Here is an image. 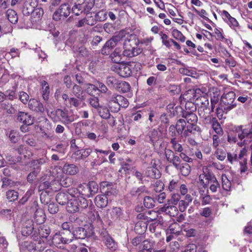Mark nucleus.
<instances>
[{"mask_svg":"<svg viewBox=\"0 0 252 252\" xmlns=\"http://www.w3.org/2000/svg\"><path fill=\"white\" fill-rule=\"evenodd\" d=\"M74 5L72 12L76 15L84 12L87 15L89 13L94 4L95 0H68Z\"/></svg>","mask_w":252,"mask_h":252,"instance_id":"1","label":"nucleus"},{"mask_svg":"<svg viewBox=\"0 0 252 252\" xmlns=\"http://www.w3.org/2000/svg\"><path fill=\"white\" fill-rule=\"evenodd\" d=\"M17 237L21 251L27 250L30 252H39L44 249L45 244L44 241L38 240L37 237H36V239H33V242L27 241L24 242L20 241V236H17Z\"/></svg>","mask_w":252,"mask_h":252,"instance_id":"2","label":"nucleus"},{"mask_svg":"<svg viewBox=\"0 0 252 252\" xmlns=\"http://www.w3.org/2000/svg\"><path fill=\"white\" fill-rule=\"evenodd\" d=\"M199 182L205 188L210 186L209 189L212 193L217 192L220 188V184L216 177L210 173H205L200 174L199 176Z\"/></svg>","mask_w":252,"mask_h":252,"instance_id":"3","label":"nucleus"},{"mask_svg":"<svg viewBox=\"0 0 252 252\" xmlns=\"http://www.w3.org/2000/svg\"><path fill=\"white\" fill-rule=\"evenodd\" d=\"M87 206V201L84 197L73 198L69 199L67 202L66 210L68 212L74 213L79 211L80 209H85Z\"/></svg>","mask_w":252,"mask_h":252,"instance_id":"4","label":"nucleus"},{"mask_svg":"<svg viewBox=\"0 0 252 252\" xmlns=\"http://www.w3.org/2000/svg\"><path fill=\"white\" fill-rule=\"evenodd\" d=\"M64 104L67 107H75L76 109H79L84 107L86 104L84 102V98H78L73 97H69L68 94H63L62 96Z\"/></svg>","mask_w":252,"mask_h":252,"instance_id":"5","label":"nucleus"},{"mask_svg":"<svg viewBox=\"0 0 252 252\" xmlns=\"http://www.w3.org/2000/svg\"><path fill=\"white\" fill-rule=\"evenodd\" d=\"M235 96V93L233 91L224 93L221 96V101L225 110L229 111L236 107V104L234 102Z\"/></svg>","mask_w":252,"mask_h":252,"instance_id":"6","label":"nucleus"},{"mask_svg":"<svg viewBox=\"0 0 252 252\" xmlns=\"http://www.w3.org/2000/svg\"><path fill=\"white\" fill-rule=\"evenodd\" d=\"M131 42V41L127 38L125 40L124 43V50L123 53L124 56L132 57L137 56L142 52V49L137 46L132 47Z\"/></svg>","mask_w":252,"mask_h":252,"instance_id":"7","label":"nucleus"},{"mask_svg":"<svg viewBox=\"0 0 252 252\" xmlns=\"http://www.w3.org/2000/svg\"><path fill=\"white\" fill-rule=\"evenodd\" d=\"M189 92L193 94V97L197 101L198 103H200L202 107L204 108L203 110H207L209 105V101L207 94L203 93L199 89L190 90Z\"/></svg>","mask_w":252,"mask_h":252,"instance_id":"8","label":"nucleus"},{"mask_svg":"<svg viewBox=\"0 0 252 252\" xmlns=\"http://www.w3.org/2000/svg\"><path fill=\"white\" fill-rule=\"evenodd\" d=\"M131 66L130 63H122L114 65L113 68L117 74L122 77H127L132 73Z\"/></svg>","mask_w":252,"mask_h":252,"instance_id":"9","label":"nucleus"},{"mask_svg":"<svg viewBox=\"0 0 252 252\" xmlns=\"http://www.w3.org/2000/svg\"><path fill=\"white\" fill-rule=\"evenodd\" d=\"M70 6L69 4L67 3L63 4L54 13L53 18L56 21L64 19L70 14Z\"/></svg>","mask_w":252,"mask_h":252,"instance_id":"10","label":"nucleus"},{"mask_svg":"<svg viewBox=\"0 0 252 252\" xmlns=\"http://www.w3.org/2000/svg\"><path fill=\"white\" fill-rule=\"evenodd\" d=\"M72 239L67 235L63 231L56 233L52 238V243L57 247H61V244H65L71 243Z\"/></svg>","mask_w":252,"mask_h":252,"instance_id":"11","label":"nucleus"},{"mask_svg":"<svg viewBox=\"0 0 252 252\" xmlns=\"http://www.w3.org/2000/svg\"><path fill=\"white\" fill-rule=\"evenodd\" d=\"M34 229L33 223L32 220H27L24 224L21 230V234L23 236H28L32 235L33 239L37 237L36 231H33Z\"/></svg>","mask_w":252,"mask_h":252,"instance_id":"12","label":"nucleus"},{"mask_svg":"<svg viewBox=\"0 0 252 252\" xmlns=\"http://www.w3.org/2000/svg\"><path fill=\"white\" fill-rule=\"evenodd\" d=\"M220 15L224 21L232 29L236 30L239 27V23L234 17L226 10H222L220 12Z\"/></svg>","mask_w":252,"mask_h":252,"instance_id":"13","label":"nucleus"},{"mask_svg":"<svg viewBox=\"0 0 252 252\" xmlns=\"http://www.w3.org/2000/svg\"><path fill=\"white\" fill-rule=\"evenodd\" d=\"M157 166L158 164L156 163V161L152 160L151 165L147 167L145 171L146 176L151 178H159L160 177V173Z\"/></svg>","mask_w":252,"mask_h":252,"instance_id":"14","label":"nucleus"},{"mask_svg":"<svg viewBox=\"0 0 252 252\" xmlns=\"http://www.w3.org/2000/svg\"><path fill=\"white\" fill-rule=\"evenodd\" d=\"M48 177L50 178L51 181H53L55 184L58 182L60 179L63 178L64 174L63 168L59 166H56L52 169V171L48 172Z\"/></svg>","mask_w":252,"mask_h":252,"instance_id":"15","label":"nucleus"},{"mask_svg":"<svg viewBox=\"0 0 252 252\" xmlns=\"http://www.w3.org/2000/svg\"><path fill=\"white\" fill-rule=\"evenodd\" d=\"M165 155L168 162L172 163L175 167H179V163L181 162V159L178 156L175 155L174 152L170 149H165Z\"/></svg>","mask_w":252,"mask_h":252,"instance_id":"16","label":"nucleus"},{"mask_svg":"<svg viewBox=\"0 0 252 252\" xmlns=\"http://www.w3.org/2000/svg\"><path fill=\"white\" fill-rule=\"evenodd\" d=\"M37 6L35 0H26L24 3L22 12L25 15H29Z\"/></svg>","mask_w":252,"mask_h":252,"instance_id":"17","label":"nucleus"},{"mask_svg":"<svg viewBox=\"0 0 252 252\" xmlns=\"http://www.w3.org/2000/svg\"><path fill=\"white\" fill-rule=\"evenodd\" d=\"M72 182V181L70 178L67 177L66 175H64L63 178L59 180V182H57L56 184H55L56 185L55 187L51 186L52 189L53 191H57L60 189L61 186L65 188L70 186Z\"/></svg>","mask_w":252,"mask_h":252,"instance_id":"18","label":"nucleus"},{"mask_svg":"<svg viewBox=\"0 0 252 252\" xmlns=\"http://www.w3.org/2000/svg\"><path fill=\"white\" fill-rule=\"evenodd\" d=\"M110 218L113 221H120L124 220V214L120 207H113L109 212Z\"/></svg>","mask_w":252,"mask_h":252,"instance_id":"19","label":"nucleus"},{"mask_svg":"<svg viewBox=\"0 0 252 252\" xmlns=\"http://www.w3.org/2000/svg\"><path fill=\"white\" fill-rule=\"evenodd\" d=\"M42 181H44L40 183L39 186V190H43L46 189H49L48 192H49L50 190L53 191L52 189L51 186L53 187H55L56 185L55 183L53 181H51V180L50 178L48 177V174L45 175V176L42 177Z\"/></svg>","mask_w":252,"mask_h":252,"instance_id":"20","label":"nucleus"},{"mask_svg":"<svg viewBox=\"0 0 252 252\" xmlns=\"http://www.w3.org/2000/svg\"><path fill=\"white\" fill-rule=\"evenodd\" d=\"M43 10L42 8L36 7L34 8L33 12L31 13L32 15L31 22L32 24V26H31V28H36L35 24L40 20L43 15Z\"/></svg>","mask_w":252,"mask_h":252,"instance_id":"21","label":"nucleus"},{"mask_svg":"<svg viewBox=\"0 0 252 252\" xmlns=\"http://www.w3.org/2000/svg\"><path fill=\"white\" fill-rule=\"evenodd\" d=\"M17 120L27 126H30L33 124V118L28 113L19 112L17 115Z\"/></svg>","mask_w":252,"mask_h":252,"instance_id":"22","label":"nucleus"},{"mask_svg":"<svg viewBox=\"0 0 252 252\" xmlns=\"http://www.w3.org/2000/svg\"><path fill=\"white\" fill-rule=\"evenodd\" d=\"M29 108L32 111L36 112H43L44 108L43 104L35 99H31L28 103Z\"/></svg>","mask_w":252,"mask_h":252,"instance_id":"23","label":"nucleus"},{"mask_svg":"<svg viewBox=\"0 0 252 252\" xmlns=\"http://www.w3.org/2000/svg\"><path fill=\"white\" fill-rule=\"evenodd\" d=\"M160 211L170 217H175L178 214V210L177 207L174 205H170L169 204H165L160 209Z\"/></svg>","mask_w":252,"mask_h":252,"instance_id":"24","label":"nucleus"},{"mask_svg":"<svg viewBox=\"0 0 252 252\" xmlns=\"http://www.w3.org/2000/svg\"><path fill=\"white\" fill-rule=\"evenodd\" d=\"M57 114L60 116L62 119V121L64 124H69L73 122L75 120L73 116H68L67 111L62 109H58Z\"/></svg>","mask_w":252,"mask_h":252,"instance_id":"25","label":"nucleus"},{"mask_svg":"<svg viewBox=\"0 0 252 252\" xmlns=\"http://www.w3.org/2000/svg\"><path fill=\"white\" fill-rule=\"evenodd\" d=\"M95 205L99 208L105 207L108 204V199L106 195H98L94 199Z\"/></svg>","mask_w":252,"mask_h":252,"instance_id":"26","label":"nucleus"},{"mask_svg":"<svg viewBox=\"0 0 252 252\" xmlns=\"http://www.w3.org/2000/svg\"><path fill=\"white\" fill-rule=\"evenodd\" d=\"M183 117L186 119L188 124H196L197 121V117L196 114L191 112H184Z\"/></svg>","mask_w":252,"mask_h":252,"instance_id":"27","label":"nucleus"},{"mask_svg":"<svg viewBox=\"0 0 252 252\" xmlns=\"http://www.w3.org/2000/svg\"><path fill=\"white\" fill-rule=\"evenodd\" d=\"M94 152L97 154V158H98V164H100L104 162L107 161L106 158L105 156L108 155L109 151H104L102 150H99L95 149Z\"/></svg>","mask_w":252,"mask_h":252,"instance_id":"28","label":"nucleus"},{"mask_svg":"<svg viewBox=\"0 0 252 252\" xmlns=\"http://www.w3.org/2000/svg\"><path fill=\"white\" fill-rule=\"evenodd\" d=\"M69 199L70 198L68 197V194L63 192H59L56 197L57 202L62 205L67 203Z\"/></svg>","mask_w":252,"mask_h":252,"instance_id":"29","label":"nucleus"},{"mask_svg":"<svg viewBox=\"0 0 252 252\" xmlns=\"http://www.w3.org/2000/svg\"><path fill=\"white\" fill-rule=\"evenodd\" d=\"M116 95H113L109 101V107L113 112H118L120 109V106L118 101H116Z\"/></svg>","mask_w":252,"mask_h":252,"instance_id":"30","label":"nucleus"},{"mask_svg":"<svg viewBox=\"0 0 252 252\" xmlns=\"http://www.w3.org/2000/svg\"><path fill=\"white\" fill-rule=\"evenodd\" d=\"M38 231V232L37 233V234L38 240H41V237L46 238L50 233L49 228L44 225L40 226Z\"/></svg>","mask_w":252,"mask_h":252,"instance_id":"31","label":"nucleus"},{"mask_svg":"<svg viewBox=\"0 0 252 252\" xmlns=\"http://www.w3.org/2000/svg\"><path fill=\"white\" fill-rule=\"evenodd\" d=\"M34 219L37 223L41 224L44 222L46 219L45 215L41 209H38L34 213Z\"/></svg>","mask_w":252,"mask_h":252,"instance_id":"32","label":"nucleus"},{"mask_svg":"<svg viewBox=\"0 0 252 252\" xmlns=\"http://www.w3.org/2000/svg\"><path fill=\"white\" fill-rule=\"evenodd\" d=\"M71 234H72V239L74 238L76 239H83L86 235V232L84 228L78 227L71 232Z\"/></svg>","mask_w":252,"mask_h":252,"instance_id":"33","label":"nucleus"},{"mask_svg":"<svg viewBox=\"0 0 252 252\" xmlns=\"http://www.w3.org/2000/svg\"><path fill=\"white\" fill-rule=\"evenodd\" d=\"M64 173L73 175L76 174L78 172L77 167L73 164H65L63 167Z\"/></svg>","mask_w":252,"mask_h":252,"instance_id":"34","label":"nucleus"},{"mask_svg":"<svg viewBox=\"0 0 252 252\" xmlns=\"http://www.w3.org/2000/svg\"><path fill=\"white\" fill-rule=\"evenodd\" d=\"M119 40V37L118 36H114L111 38L110 40H108L106 43L105 44L102 50V52H104L105 53H106V51H104L105 50L107 49H112L114 47L116 44L117 42Z\"/></svg>","mask_w":252,"mask_h":252,"instance_id":"35","label":"nucleus"},{"mask_svg":"<svg viewBox=\"0 0 252 252\" xmlns=\"http://www.w3.org/2000/svg\"><path fill=\"white\" fill-rule=\"evenodd\" d=\"M179 167H175L176 169L180 170L181 173L184 176H188L190 172V167L188 163H179Z\"/></svg>","mask_w":252,"mask_h":252,"instance_id":"36","label":"nucleus"},{"mask_svg":"<svg viewBox=\"0 0 252 252\" xmlns=\"http://www.w3.org/2000/svg\"><path fill=\"white\" fill-rule=\"evenodd\" d=\"M77 189L79 192V196L81 197H90V195L88 193V187H87V184H81L78 188Z\"/></svg>","mask_w":252,"mask_h":252,"instance_id":"37","label":"nucleus"},{"mask_svg":"<svg viewBox=\"0 0 252 252\" xmlns=\"http://www.w3.org/2000/svg\"><path fill=\"white\" fill-rule=\"evenodd\" d=\"M106 84L110 88H117L119 86V81L114 76H108L106 79Z\"/></svg>","mask_w":252,"mask_h":252,"instance_id":"38","label":"nucleus"},{"mask_svg":"<svg viewBox=\"0 0 252 252\" xmlns=\"http://www.w3.org/2000/svg\"><path fill=\"white\" fill-rule=\"evenodd\" d=\"M222 187L225 191H230L231 188V183L225 174L221 176Z\"/></svg>","mask_w":252,"mask_h":252,"instance_id":"39","label":"nucleus"},{"mask_svg":"<svg viewBox=\"0 0 252 252\" xmlns=\"http://www.w3.org/2000/svg\"><path fill=\"white\" fill-rule=\"evenodd\" d=\"M7 19L12 24H16L18 20L17 13L12 9H8L7 11Z\"/></svg>","mask_w":252,"mask_h":252,"instance_id":"40","label":"nucleus"},{"mask_svg":"<svg viewBox=\"0 0 252 252\" xmlns=\"http://www.w3.org/2000/svg\"><path fill=\"white\" fill-rule=\"evenodd\" d=\"M42 93L43 99L47 100L48 99V96L50 93L49 86L47 82L43 81L42 82Z\"/></svg>","mask_w":252,"mask_h":252,"instance_id":"41","label":"nucleus"},{"mask_svg":"<svg viewBox=\"0 0 252 252\" xmlns=\"http://www.w3.org/2000/svg\"><path fill=\"white\" fill-rule=\"evenodd\" d=\"M87 187H88V193L90 196L96 193L98 191V187L95 182H90L89 184H87Z\"/></svg>","mask_w":252,"mask_h":252,"instance_id":"42","label":"nucleus"},{"mask_svg":"<svg viewBox=\"0 0 252 252\" xmlns=\"http://www.w3.org/2000/svg\"><path fill=\"white\" fill-rule=\"evenodd\" d=\"M212 127L216 133L218 134H222V128L218 120L215 118L212 119Z\"/></svg>","mask_w":252,"mask_h":252,"instance_id":"43","label":"nucleus"},{"mask_svg":"<svg viewBox=\"0 0 252 252\" xmlns=\"http://www.w3.org/2000/svg\"><path fill=\"white\" fill-rule=\"evenodd\" d=\"M186 126V121L183 119H179L175 126L176 128V131L179 134H181L184 130Z\"/></svg>","mask_w":252,"mask_h":252,"instance_id":"44","label":"nucleus"},{"mask_svg":"<svg viewBox=\"0 0 252 252\" xmlns=\"http://www.w3.org/2000/svg\"><path fill=\"white\" fill-rule=\"evenodd\" d=\"M99 115L103 119H107L109 118L110 114L108 109L106 107L100 106L97 109Z\"/></svg>","mask_w":252,"mask_h":252,"instance_id":"45","label":"nucleus"},{"mask_svg":"<svg viewBox=\"0 0 252 252\" xmlns=\"http://www.w3.org/2000/svg\"><path fill=\"white\" fill-rule=\"evenodd\" d=\"M200 128L197 126L196 124H188L187 127V129L185 131L184 135L187 137L189 136V133H192L193 131H199Z\"/></svg>","mask_w":252,"mask_h":252,"instance_id":"46","label":"nucleus"},{"mask_svg":"<svg viewBox=\"0 0 252 252\" xmlns=\"http://www.w3.org/2000/svg\"><path fill=\"white\" fill-rule=\"evenodd\" d=\"M156 200L150 196H145L144 198L143 204L145 207L152 208L155 205Z\"/></svg>","mask_w":252,"mask_h":252,"instance_id":"47","label":"nucleus"},{"mask_svg":"<svg viewBox=\"0 0 252 252\" xmlns=\"http://www.w3.org/2000/svg\"><path fill=\"white\" fill-rule=\"evenodd\" d=\"M170 143L172 145L173 149L177 152L181 153L183 148L182 145L179 143L175 138H172L170 140Z\"/></svg>","mask_w":252,"mask_h":252,"instance_id":"48","label":"nucleus"},{"mask_svg":"<svg viewBox=\"0 0 252 252\" xmlns=\"http://www.w3.org/2000/svg\"><path fill=\"white\" fill-rule=\"evenodd\" d=\"M154 242L153 241H150L148 240H144L142 243V248L145 250H150L151 251H155L154 247Z\"/></svg>","mask_w":252,"mask_h":252,"instance_id":"49","label":"nucleus"},{"mask_svg":"<svg viewBox=\"0 0 252 252\" xmlns=\"http://www.w3.org/2000/svg\"><path fill=\"white\" fill-rule=\"evenodd\" d=\"M6 197L9 201L16 200L19 196V193L14 190H9L6 192Z\"/></svg>","mask_w":252,"mask_h":252,"instance_id":"50","label":"nucleus"},{"mask_svg":"<svg viewBox=\"0 0 252 252\" xmlns=\"http://www.w3.org/2000/svg\"><path fill=\"white\" fill-rule=\"evenodd\" d=\"M149 135L150 140L153 144L158 139L160 136L158 130L156 129L151 130L149 133Z\"/></svg>","mask_w":252,"mask_h":252,"instance_id":"51","label":"nucleus"},{"mask_svg":"<svg viewBox=\"0 0 252 252\" xmlns=\"http://www.w3.org/2000/svg\"><path fill=\"white\" fill-rule=\"evenodd\" d=\"M72 92L73 94L78 98H83L82 96L83 91L80 86L77 85H74L72 88Z\"/></svg>","mask_w":252,"mask_h":252,"instance_id":"52","label":"nucleus"},{"mask_svg":"<svg viewBox=\"0 0 252 252\" xmlns=\"http://www.w3.org/2000/svg\"><path fill=\"white\" fill-rule=\"evenodd\" d=\"M112 61L118 63H119L121 62L122 60V55L119 51V49H115L114 52L111 55Z\"/></svg>","mask_w":252,"mask_h":252,"instance_id":"53","label":"nucleus"},{"mask_svg":"<svg viewBox=\"0 0 252 252\" xmlns=\"http://www.w3.org/2000/svg\"><path fill=\"white\" fill-rule=\"evenodd\" d=\"M173 36L177 40L184 42L186 40V37L182 33L177 29H174L172 32Z\"/></svg>","mask_w":252,"mask_h":252,"instance_id":"54","label":"nucleus"},{"mask_svg":"<svg viewBox=\"0 0 252 252\" xmlns=\"http://www.w3.org/2000/svg\"><path fill=\"white\" fill-rule=\"evenodd\" d=\"M116 101H118L120 107H127L128 105L127 100L125 98L124 96L121 95H116V98H115Z\"/></svg>","mask_w":252,"mask_h":252,"instance_id":"55","label":"nucleus"},{"mask_svg":"<svg viewBox=\"0 0 252 252\" xmlns=\"http://www.w3.org/2000/svg\"><path fill=\"white\" fill-rule=\"evenodd\" d=\"M1 107L8 114H13L15 112V109L13 107L12 105L9 102H4L1 103Z\"/></svg>","mask_w":252,"mask_h":252,"instance_id":"56","label":"nucleus"},{"mask_svg":"<svg viewBox=\"0 0 252 252\" xmlns=\"http://www.w3.org/2000/svg\"><path fill=\"white\" fill-rule=\"evenodd\" d=\"M179 225L178 224L175 222L171 224L168 227L166 230V233H169L170 234H177L178 233L179 231Z\"/></svg>","mask_w":252,"mask_h":252,"instance_id":"57","label":"nucleus"},{"mask_svg":"<svg viewBox=\"0 0 252 252\" xmlns=\"http://www.w3.org/2000/svg\"><path fill=\"white\" fill-rule=\"evenodd\" d=\"M215 155L219 160L223 161L225 158L226 155L225 152L223 150L217 148L215 151Z\"/></svg>","mask_w":252,"mask_h":252,"instance_id":"58","label":"nucleus"},{"mask_svg":"<svg viewBox=\"0 0 252 252\" xmlns=\"http://www.w3.org/2000/svg\"><path fill=\"white\" fill-rule=\"evenodd\" d=\"M208 32L211 36H214L218 40L222 41L224 39L222 33L220 29L216 28L214 33H212L210 32Z\"/></svg>","mask_w":252,"mask_h":252,"instance_id":"59","label":"nucleus"},{"mask_svg":"<svg viewBox=\"0 0 252 252\" xmlns=\"http://www.w3.org/2000/svg\"><path fill=\"white\" fill-rule=\"evenodd\" d=\"M180 187L178 181L172 180L169 183L168 189L170 191L177 190Z\"/></svg>","mask_w":252,"mask_h":252,"instance_id":"60","label":"nucleus"},{"mask_svg":"<svg viewBox=\"0 0 252 252\" xmlns=\"http://www.w3.org/2000/svg\"><path fill=\"white\" fill-rule=\"evenodd\" d=\"M104 241L106 246L108 248L111 249L115 247V242L110 236H105Z\"/></svg>","mask_w":252,"mask_h":252,"instance_id":"61","label":"nucleus"},{"mask_svg":"<svg viewBox=\"0 0 252 252\" xmlns=\"http://www.w3.org/2000/svg\"><path fill=\"white\" fill-rule=\"evenodd\" d=\"M62 227L63 229L62 231L65 233V235H67L72 239V234H71V231L69 229L70 228L69 223L64 222L62 224Z\"/></svg>","mask_w":252,"mask_h":252,"instance_id":"62","label":"nucleus"},{"mask_svg":"<svg viewBox=\"0 0 252 252\" xmlns=\"http://www.w3.org/2000/svg\"><path fill=\"white\" fill-rule=\"evenodd\" d=\"M97 21H104L107 18V13L104 10H100L95 15Z\"/></svg>","mask_w":252,"mask_h":252,"instance_id":"63","label":"nucleus"},{"mask_svg":"<svg viewBox=\"0 0 252 252\" xmlns=\"http://www.w3.org/2000/svg\"><path fill=\"white\" fill-rule=\"evenodd\" d=\"M153 188L156 192H160L162 191L164 189V184L160 180H158L154 184Z\"/></svg>","mask_w":252,"mask_h":252,"instance_id":"64","label":"nucleus"}]
</instances>
